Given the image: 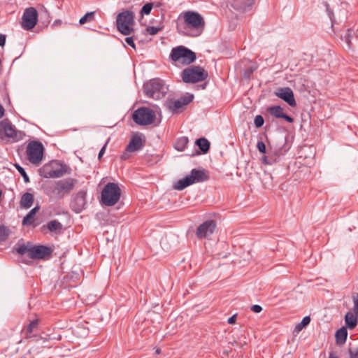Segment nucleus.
Returning a JSON list of instances; mask_svg holds the SVG:
<instances>
[{"label":"nucleus","instance_id":"1","mask_svg":"<svg viewBox=\"0 0 358 358\" xmlns=\"http://www.w3.org/2000/svg\"><path fill=\"white\" fill-rule=\"evenodd\" d=\"M76 183L77 180L71 178L48 181L43 185V190L50 199L61 200L71 193Z\"/></svg>","mask_w":358,"mask_h":358},{"label":"nucleus","instance_id":"2","mask_svg":"<svg viewBox=\"0 0 358 358\" xmlns=\"http://www.w3.org/2000/svg\"><path fill=\"white\" fill-rule=\"evenodd\" d=\"M182 15L187 27L193 31L189 36L196 37L201 35L205 27V20L201 15L193 10L185 11Z\"/></svg>","mask_w":358,"mask_h":358},{"label":"nucleus","instance_id":"3","mask_svg":"<svg viewBox=\"0 0 358 358\" xmlns=\"http://www.w3.org/2000/svg\"><path fill=\"white\" fill-rule=\"evenodd\" d=\"M143 90L147 96L156 100L164 97L169 90L164 81L159 78L150 80L144 85Z\"/></svg>","mask_w":358,"mask_h":358},{"label":"nucleus","instance_id":"4","mask_svg":"<svg viewBox=\"0 0 358 358\" xmlns=\"http://www.w3.org/2000/svg\"><path fill=\"white\" fill-rule=\"evenodd\" d=\"M121 189L115 182L107 183L101 192V202L106 206H114L120 199Z\"/></svg>","mask_w":358,"mask_h":358},{"label":"nucleus","instance_id":"5","mask_svg":"<svg viewBox=\"0 0 358 358\" xmlns=\"http://www.w3.org/2000/svg\"><path fill=\"white\" fill-rule=\"evenodd\" d=\"M208 76V72L200 66H191L181 73L182 80L185 83H199L205 80Z\"/></svg>","mask_w":358,"mask_h":358},{"label":"nucleus","instance_id":"6","mask_svg":"<svg viewBox=\"0 0 358 358\" xmlns=\"http://www.w3.org/2000/svg\"><path fill=\"white\" fill-rule=\"evenodd\" d=\"M134 23V15L131 10L120 13L116 18V27L122 34L127 36L134 31L132 26Z\"/></svg>","mask_w":358,"mask_h":358},{"label":"nucleus","instance_id":"7","mask_svg":"<svg viewBox=\"0 0 358 358\" xmlns=\"http://www.w3.org/2000/svg\"><path fill=\"white\" fill-rule=\"evenodd\" d=\"M170 58L174 62H181L189 64L196 60L195 52L184 46H178L172 49Z\"/></svg>","mask_w":358,"mask_h":358},{"label":"nucleus","instance_id":"8","mask_svg":"<svg viewBox=\"0 0 358 358\" xmlns=\"http://www.w3.org/2000/svg\"><path fill=\"white\" fill-rule=\"evenodd\" d=\"M44 150L41 142L38 141H30L26 150L28 160L33 164L38 165L43 159Z\"/></svg>","mask_w":358,"mask_h":358},{"label":"nucleus","instance_id":"9","mask_svg":"<svg viewBox=\"0 0 358 358\" xmlns=\"http://www.w3.org/2000/svg\"><path fill=\"white\" fill-rule=\"evenodd\" d=\"M155 112L148 108L141 107L132 114V119L138 125H148L152 124L155 119Z\"/></svg>","mask_w":358,"mask_h":358},{"label":"nucleus","instance_id":"10","mask_svg":"<svg viewBox=\"0 0 358 358\" xmlns=\"http://www.w3.org/2000/svg\"><path fill=\"white\" fill-rule=\"evenodd\" d=\"M59 164L56 161H51L44 164L39 169V174L45 178H56L62 177L66 172L64 169L59 167Z\"/></svg>","mask_w":358,"mask_h":358},{"label":"nucleus","instance_id":"11","mask_svg":"<svg viewBox=\"0 0 358 358\" xmlns=\"http://www.w3.org/2000/svg\"><path fill=\"white\" fill-rule=\"evenodd\" d=\"M38 17V14L35 8H26L22 17V27L27 31L32 29L37 24Z\"/></svg>","mask_w":358,"mask_h":358},{"label":"nucleus","instance_id":"12","mask_svg":"<svg viewBox=\"0 0 358 358\" xmlns=\"http://www.w3.org/2000/svg\"><path fill=\"white\" fill-rule=\"evenodd\" d=\"M86 196L87 191L85 189H81L72 195L70 206L73 211L76 213L83 211L86 205Z\"/></svg>","mask_w":358,"mask_h":358},{"label":"nucleus","instance_id":"13","mask_svg":"<svg viewBox=\"0 0 358 358\" xmlns=\"http://www.w3.org/2000/svg\"><path fill=\"white\" fill-rule=\"evenodd\" d=\"M217 224L215 220H206L197 227L196 236L199 239L208 238L214 233Z\"/></svg>","mask_w":358,"mask_h":358},{"label":"nucleus","instance_id":"14","mask_svg":"<svg viewBox=\"0 0 358 358\" xmlns=\"http://www.w3.org/2000/svg\"><path fill=\"white\" fill-rule=\"evenodd\" d=\"M52 252V249L50 247L38 245H32L30 250V259H43L49 257Z\"/></svg>","mask_w":358,"mask_h":358},{"label":"nucleus","instance_id":"15","mask_svg":"<svg viewBox=\"0 0 358 358\" xmlns=\"http://www.w3.org/2000/svg\"><path fill=\"white\" fill-rule=\"evenodd\" d=\"M0 137L13 139L17 138V130L8 119H4L0 122Z\"/></svg>","mask_w":358,"mask_h":358},{"label":"nucleus","instance_id":"16","mask_svg":"<svg viewBox=\"0 0 358 358\" xmlns=\"http://www.w3.org/2000/svg\"><path fill=\"white\" fill-rule=\"evenodd\" d=\"M275 94L278 97L287 103V104L291 107H295L296 106L294 92L289 87L279 88L278 92Z\"/></svg>","mask_w":358,"mask_h":358},{"label":"nucleus","instance_id":"17","mask_svg":"<svg viewBox=\"0 0 358 358\" xmlns=\"http://www.w3.org/2000/svg\"><path fill=\"white\" fill-rule=\"evenodd\" d=\"M187 176L190 178L192 184L202 182L209 178V176L204 169H193Z\"/></svg>","mask_w":358,"mask_h":358},{"label":"nucleus","instance_id":"18","mask_svg":"<svg viewBox=\"0 0 358 358\" xmlns=\"http://www.w3.org/2000/svg\"><path fill=\"white\" fill-rule=\"evenodd\" d=\"M266 110L271 116L275 118L283 119L289 123H293L294 121L293 117L284 113V109L280 106L268 107Z\"/></svg>","mask_w":358,"mask_h":358},{"label":"nucleus","instance_id":"19","mask_svg":"<svg viewBox=\"0 0 358 358\" xmlns=\"http://www.w3.org/2000/svg\"><path fill=\"white\" fill-rule=\"evenodd\" d=\"M255 3V0H234L232 6L234 9L241 13L251 10Z\"/></svg>","mask_w":358,"mask_h":358},{"label":"nucleus","instance_id":"20","mask_svg":"<svg viewBox=\"0 0 358 358\" xmlns=\"http://www.w3.org/2000/svg\"><path fill=\"white\" fill-rule=\"evenodd\" d=\"M193 94H189L187 96H181L180 99L170 103L169 108L173 111H176L178 109L182 108V106L189 104L193 100Z\"/></svg>","mask_w":358,"mask_h":358},{"label":"nucleus","instance_id":"21","mask_svg":"<svg viewBox=\"0 0 358 358\" xmlns=\"http://www.w3.org/2000/svg\"><path fill=\"white\" fill-rule=\"evenodd\" d=\"M143 146L142 138L138 134H135L131 139L129 144L127 145L126 150L129 152H133L141 150Z\"/></svg>","mask_w":358,"mask_h":358},{"label":"nucleus","instance_id":"22","mask_svg":"<svg viewBox=\"0 0 358 358\" xmlns=\"http://www.w3.org/2000/svg\"><path fill=\"white\" fill-rule=\"evenodd\" d=\"M357 314L355 312L352 313L350 311L348 312L345 316V322L346 324V328L350 329H353L357 324Z\"/></svg>","mask_w":358,"mask_h":358},{"label":"nucleus","instance_id":"23","mask_svg":"<svg viewBox=\"0 0 358 358\" xmlns=\"http://www.w3.org/2000/svg\"><path fill=\"white\" fill-rule=\"evenodd\" d=\"M34 203V195L29 192L24 193L20 199V206L24 208H29Z\"/></svg>","mask_w":358,"mask_h":358},{"label":"nucleus","instance_id":"24","mask_svg":"<svg viewBox=\"0 0 358 358\" xmlns=\"http://www.w3.org/2000/svg\"><path fill=\"white\" fill-rule=\"evenodd\" d=\"M43 228L48 229L50 232H61L63 228V225L57 220H53L48 222Z\"/></svg>","mask_w":358,"mask_h":358},{"label":"nucleus","instance_id":"25","mask_svg":"<svg viewBox=\"0 0 358 358\" xmlns=\"http://www.w3.org/2000/svg\"><path fill=\"white\" fill-rule=\"evenodd\" d=\"M336 343L338 345H343L345 343L348 337V331L345 327H341L338 329L335 334Z\"/></svg>","mask_w":358,"mask_h":358},{"label":"nucleus","instance_id":"26","mask_svg":"<svg viewBox=\"0 0 358 358\" xmlns=\"http://www.w3.org/2000/svg\"><path fill=\"white\" fill-rule=\"evenodd\" d=\"M195 145L199 147L203 154H206L210 150V143L206 138L196 139Z\"/></svg>","mask_w":358,"mask_h":358},{"label":"nucleus","instance_id":"27","mask_svg":"<svg viewBox=\"0 0 358 358\" xmlns=\"http://www.w3.org/2000/svg\"><path fill=\"white\" fill-rule=\"evenodd\" d=\"M278 158L279 155L276 152L274 153L269 152L267 155H265L262 157V162L264 164L272 165L278 162Z\"/></svg>","mask_w":358,"mask_h":358},{"label":"nucleus","instance_id":"28","mask_svg":"<svg viewBox=\"0 0 358 358\" xmlns=\"http://www.w3.org/2000/svg\"><path fill=\"white\" fill-rule=\"evenodd\" d=\"M39 207L35 206L34 208H32L24 217L22 220V224L23 225H31L34 224V216L36 214V213L38 211Z\"/></svg>","mask_w":358,"mask_h":358},{"label":"nucleus","instance_id":"29","mask_svg":"<svg viewBox=\"0 0 358 358\" xmlns=\"http://www.w3.org/2000/svg\"><path fill=\"white\" fill-rule=\"evenodd\" d=\"M32 246L31 243L28 242L27 244H17L15 245L14 249L16 250V252L21 255H24L26 253H27V256L30 258V250L31 247Z\"/></svg>","mask_w":358,"mask_h":358},{"label":"nucleus","instance_id":"30","mask_svg":"<svg viewBox=\"0 0 358 358\" xmlns=\"http://www.w3.org/2000/svg\"><path fill=\"white\" fill-rule=\"evenodd\" d=\"M191 185L192 184L190 181V178H189L188 176H187L185 178L180 179L176 182H175L173 185V189L180 191Z\"/></svg>","mask_w":358,"mask_h":358},{"label":"nucleus","instance_id":"31","mask_svg":"<svg viewBox=\"0 0 358 358\" xmlns=\"http://www.w3.org/2000/svg\"><path fill=\"white\" fill-rule=\"evenodd\" d=\"M188 142L189 139L187 137L182 136L176 141L174 143V148L178 151H183L185 149Z\"/></svg>","mask_w":358,"mask_h":358},{"label":"nucleus","instance_id":"32","mask_svg":"<svg viewBox=\"0 0 358 358\" xmlns=\"http://www.w3.org/2000/svg\"><path fill=\"white\" fill-rule=\"evenodd\" d=\"M95 19V12H88L84 16H83L79 21L80 24H84L87 22H93Z\"/></svg>","mask_w":358,"mask_h":358},{"label":"nucleus","instance_id":"33","mask_svg":"<svg viewBox=\"0 0 358 358\" xmlns=\"http://www.w3.org/2000/svg\"><path fill=\"white\" fill-rule=\"evenodd\" d=\"M310 322V317L309 316L304 317L301 322L298 323L295 328L294 331L296 332H299L301 331L305 327H306Z\"/></svg>","mask_w":358,"mask_h":358},{"label":"nucleus","instance_id":"34","mask_svg":"<svg viewBox=\"0 0 358 358\" xmlns=\"http://www.w3.org/2000/svg\"><path fill=\"white\" fill-rule=\"evenodd\" d=\"M10 234V230L5 226L0 227V243L5 241Z\"/></svg>","mask_w":358,"mask_h":358},{"label":"nucleus","instance_id":"35","mask_svg":"<svg viewBox=\"0 0 358 358\" xmlns=\"http://www.w3.org/2000/svg\"><path fill=\"white\" fill-rule=\"evenodd\" d=\"M38 327V320H33L29 323V324L27 327L26 329V334L27 336L30 337L31 334L34 332V329Z\"/></svg>","mask_w":358,"mask_h":358},{"label":"nucleus","instance_id":"36","mask_svg":"<svg viewBox=\"0 0 358 358\" xmlns=\"http://www.w3.org/2000/svg\"><path fill=\"white\" fill-rule=\"evenodd\" d=\"M15 166L17 169V170L18 171V172L20 173V174L22 176L24 182L25 183L29 182V178L27 176L24 169L23 167H22L21 166H20L19 164H16L15 165Z\"/></svg>","mask_w":358,"mask_h":358},{"label":"nucleus","instance_id":"37","mask_svg":"<svg viewBox=\"0 0 358 358\" xmlns=\"http://www.w3.org/2000/svg\"><path fill=\"white\" fill-rule=\"evenodd\" d=\"M154 6L153 3H147L141 8V13L143 15H149Z\"/></svg>","mask_w":358,"mask_h":358},{"label":"nucleus","instance_id":"38","mask_svg":"<svg viewBox=\"0 0 358 358\" xmlns=\"http://www.w3.org/2000/svg\"><path fill=\"white\" fill-rule=\"evenodd\" d=\"M254 122H255V125L257 128H260L263 126V124L264 123V117L261 115H257L255 117Z\"/></svg>","mask_w":358,"mask_h":358},{"label":"nucleus","instance_id":"39","mask_svg":"<svg viewBox=\"0 0 358 358\" xmlns=\"http://www.w3.org/2000/svg\"><path fill=\"white\" fill-rule=\"evenodd\" d=\"M147 31L150 34V35H155L157 34L159 31L162 30V28L161 27H152V26H149L147 27L146 29Z\"/></svg>","mask_w":358,"mask_h":358},{"label":"nucleus","instance_id":"40","mask_svg":"<svg viewBox=\"0 0 358 358\" xmlns=\"http://www.w3.org/2000/svg\"><path fill=\"white\" fill-rule=\"evenodd\" d=\"M354 303L353 311L358 314V293H355L352 296Z\"/></svg>","mask_w":358,"mask_h":358},{"label":"nucleus","instance_id":"41","mask_svg":"<svg viewBox=\"0 0 358 358\" xmlns=\"http://www.w3.org/2000/svg\"><path fill=\"white\" fill-rule=\"evenodd\" d=\"M258 150L262 153H266V147L265 143L262 141H259L257 144Z\"/></svg>","mask_w":358,"mask_h":358},{"label":"nucleus","instance_id":"42","mask_svg":"<svg viewBox=\"0 0 358 358\" xmlns=\"http://www.w3.org/2000/svg\"><path fill=\"white\" fill-rule=\"evenodd\" d=\"M41 17L44 18L48 24L50 23L51 20V17L45 8H44V10L41 13Z\"/></svg>","mask_w":358,"mask_h":358},{"label":"nucleus","instance_id":"43","mask_svg":"<svg viewBox=\"0 0 358 358\" xmlns=\"http://www.w3.org/2000/svg\"><path fill=\"white\" fill-rule=\"evenodd\" d=\"M350 32H351L350 30H348V32L344 36L345 41L346 42L348 48L351 47V38H352V35H351Z\"/></svg>","mask_w":358,"mask_h":358},{"label":"nucleus","instance_id":"44","mask_svg":"<svg viewBox=\"0 0 358 358\" xmlns=\"http://www.w3.org/2000/svg\"><path fill=\"white\" fill-rule=\"evenodd\" d=\"M350 358H358V348H350L348 350Z\"/></svg>","mask_w":358,"mask_h":358},{"label":"nucleus","instance_id":"45","mask_svg":"<svg viewBox=\"0 0 358 358\" xmlns=\"http://www.w3.org/2000/svg\"><path fill=\"white\" fill-rule=\"evenodd\" d=\"M125 41L131 48H133L134 49H136V45L134 43L133 37H127L125 38Z\"/></svg>","mask_w":358,"mask_h":358},{"label":"nucleus","instance_id":"46","mask_svg":"<svg viewBox=\"0 0 358 358\" xmlns=\"http://www.w3.org/2000/svg\"><path fill=\"white\" fill-rule=\"evenodd\" d=\"M251 310L254 313H259L262 310V307L259 305H253L251 307Z\"/></svg>","mask_w":358,"mask_h":358},{"label":"nucleus","instance_id":"47","mask_svg":"<svg viewBox=\"0 0 358 358\" xmlns=\"http://www.w3.org/2000/svg\"><path fill=\"white\" fill-rule=\"evenodd\" d=\"M6 35L0 34V46L3 47L6 43Z\"/></svg>","mask_w":358,"mask_h":358},{"label":"nucleus","instance_id":"48","mask_svg":"<svg viewBox=\"0 0 358 358\" xmlns=\"http://www.w3.org/2000/svg\"><path fill=\"white\" fill-rule=\"evenodd\" d=\"M106 144H105L100 150L99 152V155H98V159H101V158L102 157V156L103 155V154L105 153V151H106Z\"/></svg>","mask_w":358,"mask_h":358},{"label":"nucleus","instance_id":"49","mask_svg":"<svg viewBox=\"0 0 358 358\" xmlns=\"http://www.w3.org/2000/svg\"><path fill=\"white\" fill-rule=\"evenodd\" d=\"M236 320V315H234L228 319V323L230 324H234Z\"/></svg>","mask_w":358,"mask_h":358},{"label":"nucleus","instance_id":"50","mask_svg":"<svg viewBox=\"0 0 358 358\" xmlns=\"http://www.w3.org/2000/svg\"><path fill=\"white\" fill-rule=\"evenodd\" d=\"M4 108L0 104V118H1L4 115Z\"/></svg>","mask_w":358,"mask_h":358},{"label":"nucleus","instance_id":"51","mask_svg":"<svg viewBox=\"0 0 358 358\" xmlns=\"http://www.w3.org/2000/svg\"><path fill=\"white\" fill-rule=\"evenodd\" d=\"M253 69H251L250 71H245L244 73V77H249L251 73L253 72Z\"/></svg>","mask_w":358,"mask_h":358},{"label":"nucleus","instance_id":"52","mask_svg":"<svg viewBox=\"0 0 358 358\" xmlns=\"http://www.w3.org/2000/svg\"><path fill=\"white\" fill-rule=\"evenodd\" d=\"M78 328L80 329V327H79ZM81 329L83 330L84 335H87V334H88V330L87 329H86L85 328H81Z\"/></svg>","mask_w":358,"mask_h":358},{"label":"nucleus","instance_id":"53","mask_svg":"<svg viewBox=\"0 0 358 358\" xmlns=\"http://www.w3.org/2000/svg\"><path fill=\"white\" fill-rule=\"evenodd\" d=\"M201 153L199 151H196L195 152H192V154H189V155H190V156H195V155H199Z\"/></svg>","mask_w":358,"mask_h":358},{"label":"nucleus","instance_id":"54","mask_svg":"<svg viewBox=\"0 0 358 358\" xmlns=\"http://www.w3.org/2000/svg\"><path fill=\"white\" fill-rule=\"evenodd\" d=\"M160 352H161V350H160V349H159V348H157V349L155 350V354H156V355H159V354H160Z\"/></svg>","mask_w":358,"mask_h":358},{"label":"nucleus","instance_id":"55","mask_svg":"<svg viewBox=\"0 0 358 358\" xmlns=\"http://www.w3.org/2000/svg\"><path fill=\"white\" fill-rule=\"evenodd\" d=\"M201 87H202V89H205V88H206V83L203 84V85H201Z\"/></svg>","mask_w":358,"mask_h":358},{"label":"nucleus","instance_id":"56","mask_svg":"<svg viewBox=\"0 0 358 358\" xmlns=\"http://www.w3.org/2000/svg\"><path fill=\"white\" fill-rule=\"evenodd\" d=\"M161 6V4L159 3H157L155 4V7H159Z\"/></svg>","mask_w":358,"mask_h":358}]
</instances>
